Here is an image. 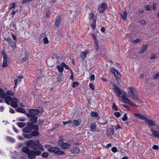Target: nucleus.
I'll use <instances>...</instances> for the list:
<instances>
[{
    "label": "nucleus",
    "mask_w": 159,
    "mask_h": 159,
    "mask_svg": "<svg viewBox=\"0 0 159 159\" xmlns=\"http://www.w3.org/2000/svg\"><path fill=\"white\" fill-rule=\"evenodd\" d=\"M30 120V122H28L26 126L23 129V132L25 133H30L33 130L39 131V126L37 124H34L38 120V117L36 116H32Z\"/></svg>",
    "instance_id": "obj_1"
},
{
    "label": "nucleus",
    "mask_w": 159,
    "mask_h": 159,
    "mask_svg": "<svg viewBox=\"0 0 159 159\" xmlns=\"http://www.w3.org/2000/svg\"><path fill=\"white\" fill-rule=\"evenodd\" d=\"M26 145L30 148H33L34 150H37L38 148L40 150H42L43 149V146L41 145H40L39 142L38 141L35 142L34 140H30L27 142Z\"/></svg>",
    "instance_id": "obj_2"
},
{
    "label": "nucleus",
    "mask_w": 159,
    "mask_h": 159,
    "mask_svg": "<svg viewBox=\"0 0 159 159\" xmlns=\"http://www.w3.org/2000/svg\"><path fill=\"white\" fill-rule=\"evenodd\" d=\"M134 116L137 118L143 120H145L146 123L148 125L152 126L156 125V123L154 121L147 119L146 117L142 115L141 114L134 113Z\"/></svg>",
    "instance_id": "obj_3"
},
{
    "label": "nucleus",
    "mask_w": 159,
    "mask_h": 159,
    "mask_svg": "<svg viewBox=\"0 0 159 159\" xmlns=\"http://www.w3.org/2000/svg\"><path fill=\"white\" fill-rule=\"evenodd\" d=\"M128 93L129 97L134 100L138 99V97L137 92L134 87H129L128 88Z\"/></svg>",
    "instance_id": "obj_4"
},
{
    "label": "nucleus",
    "mask_w": 159,
    "mask_h": 159,
    "mask_svg": "<svg viewBox=\"0 0 159 159\" xmlns=\"http://www.w3.org/2000/svg\"><path fill=\"white\" fill-rule=\"evenodd\" d=\"M31 150L28 153L27 157L29 159H36V156H39L41 154V152L39 150Z\"/></svg>",
    "instance_id": "obj_5"
},
{
    "label": "nucleus",
    "mask_w": 159,
    "mask_h": 159,
    "mask_svg": "<svg viewBox=\"0 0 159 159\" xmlns=\"http://www.w3.org/2000/svg\"><path fill=\"white\" fill-rule=\"evenodd\" d=\"M112 86L113 92L118 97H120L121 95H126L125 92L123 90L121 91L119 87L115 84H112Z\"/></svg>",
    "instance_id": "obj_6"
},
{
    "label": "nucleus",
    "mask_w": 159,
    "mask_h": 159,
    "mask_svg": "<svg viewBox=\"0 0 159 159\" xmlns=\"http://www.w3.org/2000/svg\"><path fill=\"white\" fill-rule=\"evenodd\" d=\"M29 113H26V115L28 117H30L32 116H36L40 113V111L38 109H30L29 111Z\"/></svg>",
    "instance_id": "obj_7"
},
{
    "label": "nucleus",
    "mask_w": 159,
    "mask_h": 159,
    "mask_svg": "<svg viewBox=\"0 0 159 159\" xmlns=\"http://www.w3.org/2000/svg\"><path fill=\"white\" fill-rule=\"evenodd\" d=\"M34 130L33 131H32L31 133L29 134H25L23 135V136L25 138H31L33 137H36L38 136L40 133L39 130Z\"/></svg>",
    "instance_id": "obj_8"
},
{
    "label": "nucleus",
    "mask_w": 159,
    "mask_h": 159,
    "mask_svg": "<svg viewBox=\"0 0 159 159\" xmlns=\"http://www.w3.org/2000/svg\"><path fill=\"white\" fill-rule=\"evenodd\" d=\"M92 36L93 40V42L95 49V53L98 54V51L99 48V43L100 42V41L97 39L95 35L92 34Z\"/></svg>",
    "instance_id": "obj_9"
},
{
    "label": "nucleus",
    "mask_w": 159,
    "mask_h": 159,
    "mask_svg": "<svg viewBox=\"0 0 159 159\" xmlns=\"http://www.w3.org/2000/svg\"><path fill=\"white\" fill-rule=\"evenodd\" d=\"M2 54V56L3 57V61L2 62V66L4 68L7 67L8 66V58L6 55V54L5 52L4 51H1Z\"/></svg>",
    "instance_id": "obj_10"
},
{
    "label": "nucleus",
    "mask_w": 159,
    "mask_h": 159,
    "mask_svg": "<svg viewBox=\"0 0 159 159\" xmlns=\"http://www.w3.org/2000/svg\"><path fill=\"white\" fill-rule=\"evenodd\" d=\"M107 7V5L106 3H102L99 5L98 8V12L101 14L103 13Z\"/></svg>",
    "instance_id": "obj_11"
},
{
    "label": "nucleus",
    "mask_w": 159,
    "mask_h": 159,
    "mask_svg": "<svg viewBox=\"0 0 159 159\" xmlns=\"http://www.w3.org/2000/svg\"><path fill=\"white\" fill-rule=\"evenodd\" d=\"M63 140V139L59 140V145L63 149H66L69 148L70 145L67 143H64Z\"/></svg>",
    "instance_id": "obj_12"
},
{
    "label": "nucleus",
    "mask_w": 159,
    "mask_h": 159,
    "mask_svg": "<svg viewBox=\"0 0 159 159\" xmlns=\"http://www.w3.org/2000/svg\"><path fill=\"white\" fill-rule=\"evenodd\" d=\"M23 78V76L21 75L18 76L16 78L14 79V81L15 84V86L14 87V88H16L18 85L20 83Z\"/></svg>",
    "instance_id": "obj_13"
},
{
    "label": "nucleus",
    "mask_w": 159,
    "mask_h": 159,
    "mask_svg": "<svg viewBox=\"0 0 159 159\" xmlns=\"http://www.w3.org/2000/svg\"><path fill=\"white\" fill-rule=\"evenodd\" d=\"M62 20L61 17V15L57 16L55 24V27L58 28L59 27L60 24Z\"/></svg>",
    "instance_id": "obj_14"
},
{
    "label": "nucleus",
    "mask_w": 159,
    "mask_h": 159,
    "mask_svg": "<svg viewBox=\"0 0 159 159\" xmlns=\"http://www.w3.org/2000/svg\"><path fill=\"white\" fill-rule=\"evenodd\" d=\"M18 102V100L16 98H14L13 99V100L11 101L10 105L14 108H16L18 107L17 103Z\"/></svg>",
    "instance_id": "obj_15"
},
{
    "label": "nucleus",
    "mask_w": 159,
    "mask_h": 159,
    "mask_svg": "<svg viewBox=\"0 0 159 159\" xmlns=\"http://www.w3.org/2000/svg\"><path fill=\"white\" fill-rule=\"evenodd\" d=\"M80 151L79 148L78 147H73L70 150L71 154H75L78 153Z\"/></svg>",
    "instance_id": "obj_16"
},
{
    "label": "nucleus",
    "mask_w": 159,
    "mask_h": 159,
    "mask_svg": "<svg viewBox=\"0 0 159 159\" xmlns=\"http://www.w3.org/2000/svg\"><path fill=\"white\" fill-rule=\"evenodd\" d=\"M58 148H59L57 147H51L48 148V151L50 152H54L56 154Z\"/></svg>",
    "instance_id": "obj_17"
},
{
    "label": "nucleus",
    "mask_w": 159,
    "mask_h": 159,
    "mask_svg": "<svg viewBox=\"0 0 159 159\" xmlns=\"http://www.w3.org/2000/svg\"><path fill=\"white\" fill-rule=\"evenodd\" d=\"M121 98V100L123 101V102L125 103H129V100L126 97V95H122L120 97Z\"/></svg>",
    "instance_id": "obj_18"
},
{
    "label": "nucleus",
    "mask_w": 159,
    "mask_h": 159,
    "mask_svg": "<svg viewBox=\"0 0 159 159\" xmlns=\"http://www.w3.org/2000/svg\"><path fill=\"white\" fill-rule=\"evenodd\" d=\"M148 46L147 44H143L141 48V50L139 52V53L140 54L143 53L147 49Z\"/></svg>",
    "instance_id": "obj_19"
},
{
    "label": "nucleus",
    "mask_w": 159,
    "mask_h": 159,
    "mask_svg": "<svg viewBox=\"0 0 159 159\" xmlns=\"http://www.w3.org/2000/svg\"><path fill=\"white\" fill-rule=\"evenodd\" d=\"M22 150L24 152L26 153L27 154L31 151L27 146L23 147Z\"/></svg>",
    "instance_id": "obj_20"
},
{
    "label": "nucleus",
    "mask_w": 159,
    "mask_h": 159,
    "mask_svg": "<svg viewBox=\"0 0 159 159\" xmlns=\"http://www.w3.org/2000/svg\"><path fill=\"white\" fill-rule=\"evenodd\" d=\"M96 125L95 123H92L90 125V129L93 132H95L96 130Z\"/></svg>",
    "instance_id": "obj_21"
},
{
    "label": "nucleus",
    "mask_w": 159,
    "mask_h": 159,
    "mask_svg": "<svg viewBox=\"0 0 159 159\" xmlns=\"http://www.w3.org/2000/svg\"><path fill=\"white\" fill-rule=\"evenodd\" d=\"M114 133V129L112 128H110L107 132V135L111 136Z\"/></svg>",
    "instance_id": "obj_22"
},
{
    "label": "nucleus",
    "mask_w": 159,
    "mask_h": 159,
    "mask_svg": "<svg viewBox=\"0 0 159 159\" xmlns=\"http://www.w3.org/2000/svg\"><path fill=\"white\" fill-rule=\"evenodd\" d=\"M16 111L19 112L24 113L25 115L26 113L25 110L24 108L21 107L17 108L16 109Z\"/></svg>",
    "instance_id": "obj_23"
},
{
    "label": "nucleus",
    "mask_w": 159,
    "mask_h": 159,
    "mask_svg": "<svg viewBox=\"0 0 159 159\" xmlns=\"http://www.w3.org/2000/svg\"><path fill=\"white\" fill-rule=\"evenodd\" d=\"M12 100V98L10 96H7L5 99V102L7 104L9 105L10 101H11Z\"/></svg>",
    "instance_id": "obj_24"
},
{
    "label": "nucleus",
    "mask_w": 159,
    "mask_h": 159,
    "mask_svg": "<svg viewBox=\"0 0 159 159\" xmlns=\"http://www.w3.org/2000/svg\"><path fill=\"white\" fill-rule=\"evenodd\" d=\"M151 131L153 133V135L156 137L159 138V132L158 131H155L153 129V128H152Z\"/></svg>",
    "instance_id": "obj_25"
},
{
    "label": "nucleus",
    "mask_w": 159,
    "mask_h": 159,
    "mask_svg": "<svg viewBox=\"0 0 159 159\" xmlns=\"http://www.w3.org/2000/svg\"><path fill=\"white\" fill-rule=\"evenodd\" d=\"M89 53L87 52H81L80 53V56L81 59L84 60L86 57L87 55Z\"/></svg>",
    "instance_id": "obj_26"
},
{
    "label": "nucleus",
    "mask_w": 159,
    "mask_h": 159,
    "mask_svg": "<svg viewBox=\"0 0 159 159\" xmlns=\"http://www.w3.org/2000/svg\"><path fill=\"white\" fill-rule=\"evenodd\" d=\"M96 20L95 19H93L91 24V29L93 30L95 29L96 27Z\"/></svg>",
    "instance_id": "obj_27"
},
{
    "label": "nucleus",
    "mask_w": 159,
    "mask_h": 159,
    "mask_svg": "<svg viewBox=\"0 0 159 159\" xmlns=\"http://www.w3.org/2000/svg\"><path fill=\"white\" fill-rule=\"evenodd\" d=\"M17 125L20 128H22L26 125V123L25 122H18Z\"/></svg>",
    "instance_id": "obj_28"
},
{
    "label": "nucleus",
    "mask_w": 159,
    "mask_h": 159,
    "mask_svg": "<svg viewBox=\"0 0 159 159\" xmlns=\"http://www.w3.org/2000/svg\"><path fill=\"white\" fill-rule=\"evenodd\" d=\"M115 77L116 81L118 84H120L121 82L120 78L121 75H116V74H115Z\"/></svg>",
    "instance_id": "obj_29"
},
{
    "label": "nucleus",
    "mask_w": 159,
    "mask_h": 159,
    "mask_svg": "<svg viewBox=\"0 0 159 159\" xmlns=\"http://www.w3.org/2000/svg\"><path fill=\"white\" fill-rule=\"evenodd\" d=\"M57 68L58 70V71L61 74L62 73L63 71L64 70V69L61 66L58 65L57 66Z\"/></svg>",
    "instance_id": "obj_30"
},
{
    "label": "nucleus",
    "mask_w": 159,
    "mask_h": 159,
    "mask_svg": "<svg viewBox=\"0 0 159 159\" xmlns=\"http://www.w3.org/2000/svg\"><path fill=\"white\" fill-rule=\"evenodd\" d=\"M15 5L16 3H12L9 4L8 8V9L9 10V11H10L13 8H14L15 7Z\"/></svg>",
    "instance_id": "obj_31"
},
{
    "label": "nucleus",
    "mask_w": 159,
    "mask_h": 159,
    "mask_svg": "<svg viewBox=\"0 0 159 159\" xmlns=\"http://www.w3.org/2000/svg\"><path fill=\"white\" fill-rule=\"evenodd\" d=\"M56 154L58 155H65V153L64 151L60 150L59 148Z\"/></svg>",
    "instance_id": "obj_32"
},
{
    "label": "nucleus",
    "mask_w": 159,
    "mask_h": 159,
    "mask_svg": "<svg viewBox=\"0 0 159 159\" xmlns=\"http://www.w3.org/2000/svg\"><path fill=\"white\" fill-rule=\"evenodd\" d=\"M127 15V14L125 11L124 12L123 15H122V18L123 20L125 21L126 20Z\"/></svg>",
    "instance_id": "obj_33"
},
{
    "label": "nucleus",
    "mask_w": 159,
    "mask_h": 159,
    "mask_svg": "<svg viewBox=\"0 0 159 159\" xmlns=\"http://www.w3.org/2000/svg\"><path fill=\"white\" fill-rule=\"evenodd\" d=\"M61 66L63 68V67H64L66 70H71V69L69 68V66L67 65H66L64 62H63L62 63Z\"/></svg>",
    "instance_id": "obj_34"
},
{
    "label": "nucleus",
    "mask_w": 159,
    "mask_h": 159,
    "mask_svg": "<svg viewBox=\"0 0 159 159\" xmlns=\"http://www.w3.org/2000/svg\"><path fill=\"white\" fill-rule=\"evenodd\" d=\"M29 57V56L28 54L25 53V57H23L21 60L22 62H25L26 61L27 59Z\"/></svg>",
    "instance_id": "obj_35"
},
{
    "label": "nucleus",
    "mask_w": 159,
    "mask_h": 159,
    "mask_svg": "<svg viewBox=\"0 0 159 159\" xmlns=\"http://www.w3.org/2000/svg\"><path fill=\"white\" fill-rule=\"evenodd\" d=\"M7 140L10 142L14 143L15 142V140L12 137L10 136H7Z\"/></svg>",
    "instance_id": "obj_36"
},
{
    "label": "nucleus",
    "mask_w": 159,
    "mask_h": 159,
    "mask_svg": "<svg viewBox=\"0 0 159 159\" xmlns=\"http://www.w3.org/2000/svg\"><path fill=\"white\" fill-rule=\"evenodd\" d=\"M112 109L113 110L115 111H118V108L117 107V106L115 103H113Z\"/></svg>",
    "instance_id": "obj_37"
},
{
    "label": "nucleus",
    "mask_w": 159,
    "mask_h": 159,
    "mask_svg": "<svg viewBox=\"0 0 159 159\" xmlns=\"http://www.w3.org/2000/svg\"><path fill=\"white\" fill-rule=\"evenodd\" d=\"M73 122L76 126H78L81 124V122L78 120H74L73 121Z\"/></svg>",
    "instance_id": "obj_38"
},
{
    "label": "nucleus",
    "mask_w": 159,
    "mask_h": 159,
    "mask_svg": "<svg viewBox=\"0 0 159 159\" xmlns=\"http://www.w3.org/2000/svg\"><path fill=\"white\" fill-rule=\"evenodd\" d=\"M42 156L43 157L47 158L48 157V154L47 152H44L42 154Z\"/></svg>",
    "instance_id": "obj_39"
},
{
    "label": "nucleus",
    "mask_w": 159,
    "mask_h": 159,
    "mask_svg": "<svg viewBox=\"0 0 159 159\" xmlns=\"http://www.w3.org/2000/svg\"><path fill=\"white\" fill-rule=\"evenodd\" d=\"M89 20H92L94 16V14L93 13H90L89 14Z\"/></svg>",
    "instance_id": "obj_40"
},
{
    "label": "nucleus",
    "mask_w": 159,
    "mask_h": 159,
    "mask_svg": "<svg viewBox=\"0 0 159 159\" xmlns=\"http://www.w3.org/2000/svg\"><path fill=\"white\" fill-rule=\"evenodd\" d=\"M140 40L139 39H132L131 40V42L134 43H138L140 42Z\"/></svg>",
    "instance_id": "obj_41"
},
{
    "label": "nucleus",
    "mask_w": 159,
    "mask_h": 159,
    "mask_svg": "<svg viewBox=\"0 0 159 159\" xmlns=\"http://www.w3.org/2000/svg\"><path fill=\"white\" fill-rule=\"evenodd\" d=\"M117 71V70L113 68H111L110 69V71L111 72V73H112V74H114V75H115V74H116V71Z\"/></svg>",
    "instance_id": "obj_42"
},
{
    "label": "nucleus",
    "mask_w": 159,
    "mask_h": 159,
    "mask_svg": "<svg viewBox=\"0 0 159 159\" xmlns=\"http://www.w3.org/2000/svg\"><path fill=\"white\" fill-rule=\"evenodd\" d=\"M26 118L25 117L21 116L18 118L17 120L18 121H24L26 120Z\"/></svg>",
    "instance_id": "obj_43"
},
{
    "label": "nucleus",
    "mask_w": 159,
    "mask_h": 159,
    "mask_svg": "<svg viewBox=\"0 0 159 159\" xmlns=\"http://www.w3.org/2000/svg\"><path fill=\"white\" fill-rule=\"evenodd\" d=\"M128 119L126 113H125L123 116L121 118L122 120L123 121L126 120Z\"/></svg>",
    "instance_id": "obj_44"
},
{
    "label": "nucleus",
    "mask_w": 159,
    "mask_h": 159,
    "mask_svg": "<svg viewBox=\"0 0 159 159\" xmlns=\"http://www.w3.org/2000/svg\"><path fill=\"white\" fill-rule=\"evenodd\" d=\"M91 115L92 117H98V113L93 111L92 112Z\"/></svg>",
    "instance_id": "obj_45"
},
{
    "label": "nucleus",
    "mask_w": 159,
    "mask_h": 159,
    "mask_svg": "<svg viewBox=\"0 0 159 159\" xmlns=\"http://www.w3.org/2000/svg\"><path fill=\"white\" fill-rule=\"evenodd\" d=\"M43 43L44 44H46L48 43V40L47 37H45L43 39Z\"/></svg>",
    "instance_id": "obj_46"
},
{
    "label": "nucleus",
    "mask_w": 159,
    "mask_h": 159,
    "mask_svg": "<svg viewBox=\"0 0 159 159\" xmlns=\"http://www.w3.org/2000/svg\"><path fill=\"white\" fill-rule=\"evenodd\" d=\"M89 86L90 88L92 90H95L94 85L92 83H90L89 84Z\"/></svg>",
    "instance_id": "obj_47"
},
{
    "label": "nucleus",
    "mask_w": 159,
    "mask_h": 159,
    "mask_svg": "<svg viewBox=\"0 0 159 159\" xmlns=\"http://www.w3.org/2000/svg\"><path fill=\"white\" fill-rule=\"evenodd\" d=\"M146 10L147 11H149L152 9V7L149 5H147L145 7Z\"/></svg>",
    "instance_id": "obj_48"
},
{
    "label": "nucleus",
    "mask_w": 159,
    "mask_h": 159,
    "mask_svg": "<svg viewBox=\"0 0 159 159\" xmlns=\"http://www.w3.org/2000/svg\"><path fill=\"white\" fill-rule=\"evenodd\" d=\"M10 44H11V46L12 48H15L16 47V43L13 41H11Z\"/></svg>",
    "instance_id": "obj_49"
},
{
    "label": "nucleus",
    "mask_w": 159,
    "mask_h": 159,
    "mask_svg": "<svg viewBox=\"0 0 159 159\" xmlns=\"http://www.w3.org/2000/svg\"><path fill=\"white\" fill-rule=\"evenodd\" d=\"M79 83L77 82H74L72 84V87L75 88V87L78 85Z\"/></svg>",
    "instance_id": "obj_50"
},
{
    "label": "nucleus",
    "mask_w": 159,
    "mask_h": 159,
    "mask_svg": "<svg viewBox=\"0 0 159 159\" xmlns=\"http://www.w3.org/2000/svg\"><path fill=\"white\" fill-rule=\"evenodd\" d=\"M6 93L7 95L11 96H13L14 94L13 93L11 90H8L7 91Z\"/></svg>",
    "instance_id": "obj_51"
},
{
    "label": "nucleus",
    "mask_w": 159,
    "mask_h": 159,
    "mask_svg": "<svg viewBox=\"0 0 159 159\" xmlns=\"http://www.w3.org/2000/svg\"><path fill=\"white\" fill-rule=\"evenodd\" d=\"M111 150L114 152H116L117 151V149L116 147H114L111 148Z\"/></svg>",
    "instance_id": "obj_52"
},
{
    "label": "nucleus",
    "mask_w": 159,
    "mask_h": 159,
    "mask_svg": "<svg viewBox=\"0 0 159 159\" xmlns=\"http://www.w3.org/2000/svg\"><path fill=\"white\" fill-rule=\"evenodd\" d=\"M159 78V72H158L153 76V79H157Z\"/></svg>",
    "instance_id": "obj_53"
},
{
    "label": "nucleus",
    "mask_w": 159,
    "mask_h": 159,
    "mask_svg": "<svg viewBox=\"0 0 159 159\" xmlns=\"http://www.w3.org/2000/svg\"><path fill=\"white\" fill-rule=\"evenodd\" d=\"M6 94L4 93V92L1 94L0 97L2 98H5L6 97Z\"/></svg>",
    "instance_id": "obj_54"
},
{
    "label": "nucleus",
    "mask_w": 159,
    "mask_h": 159,
    "mask_svg": "<svg viewBox=\"0 0 159 159\" xmlns=\"http://www.w3.org/2000/svg\"><path fill=\"white\" fill-rule=\"evenodd\" d=\"M114 115L117 117L120 116V113L119 112H116L114 113Z\"/></svg>",
    "instance_id": "obj_55"
},
{
    "label": "nucleus",
    "mask_w": 159,
    "mask_h": 159,
    "mask_svg": "<svg viewBox=\"0 0 159 159\" xmlns=\"http://www.w3.org/2000/svg\"><path fill=\"white\" fill-rule=\"evenodd\" d=\"M152 148L154 150H158L159 149V147L157 145H154L153 146Z\"/></svg>",
    "instance_id": "obj_56"
},
{
    "label": "nucleus",
    "mask_w": 159,
    "mask_h": 159,
    "mask_svg": "<svg viewBox=\"0 0 159 159\" xmlns=\"http://www.w3.org/2000/svg\"><path fill=\"white\" fill-rule=\"evenodd\" d=\"M62 123H63V125H65L67 124H68V123H71V120H68L66 121H63L62 122Z\"/></svg>",
    "instance_id": "obj_57"
},
{
    "label": "nucleus",
    "mask_w": 159,
    "mask_h": 159,
    "mask_svg": "<svg viewBox=\"0 0 159 159\" xmlns=\"http://www.w3.org/2000/svg\"><path fill=\"white\" fill-rule=\"evenodd\" d=\"M5 39L8 41L9 44H10L11 42V39L10 37H8L7 38H4Z\"/></svg>",
    "instance_id": "obj_58"
},
{
    "label": "nucleus",
    "mask_w": 159,
    "mask_h": 159,
    "mask_svg": "<svg viewBox=\"0 0 159 159\" xmlns=\"http://www.w3.org/2000/svg\"><path fill=\"white\" fill-rule=\"evenodd\" d=\"M50 15V11H47L46 13L45 16L47 18H48L49 17Z\"/></svg>",
    "instance_id": "obj_59"
},
{
    "label": "nucleus",
    "mask_w": 159,
    "mask_h": 159,
    "mask_svg": "<svg viewBox=\"0 0 159 159\" xmlns=\"http://www.w3.org/2000/svg\"><path fill=\"white\" fill-rule=\"evenodd\" d=\"M70 71H71V75L70 76V78L71 79L73 80H74V73H73V72L72 71V70H70Z\"/></svg>",
    "instance_id": "obj_60"
},
{
    "label": "nucleus",
    "mask_w": 159,
    "mask_h": 159,
    "mask_svg": "<svg viewBox=\"0 0 159 159\" xmlns=\"http://www.w3.org/2000/svg\"><path fill=\"white\" fill-rule=\"evenodd\" d=\"M95 76L94 75H91L90 78V80L91 81H93L95 80Z\"/></svg>",
    "instance_id": "obj_61"
},
{
    "label": "nucleus",
    "mask_w": 159,
    "mask_h": 159,
    "mask_svg": "<svg viewBox=\"0 0 159 159\" xmlns=\"http://www.w3.org/2000/svg\"><path fill=\"white\" fill-rule=\"evenodd\" d=\"M140 23H141L142 25H145L146 24V22L145 20H141L139 21Z\"/></svg>",
    "instance_id": "obj_62"
},
{
    "label": "nucleus",
    "mask_w": 159,
    "mask_h": 159,
    "mask_svg": "<svg viewBox=\"0 0 159 159\" xmlns=\"http://www.w3.org/2000/svg\"><path fill=\"white\" fill-rule=\"evenodd\" d=\"M43 120L39 119L38 121V124L39 125H42L43 123Z\"/></svg>",
    "instance_id": "obj_63"
},
{
    "label": "nucleus",
    "mask_w": 159,
    "mask_h": 159,
    "mask_svg": "<svg viewBox=\"0 0 159 159\" xmlns=\"http://www.w3.org/2000/svg\"><path fill=\"white\" fill-rule=\"evenodd\" d=\"M45 34L44 33H41L40 35V38L42 39L43 37H45Z\"/></svg>",
    "instance_id": "obj_64"
}]
</instances>
